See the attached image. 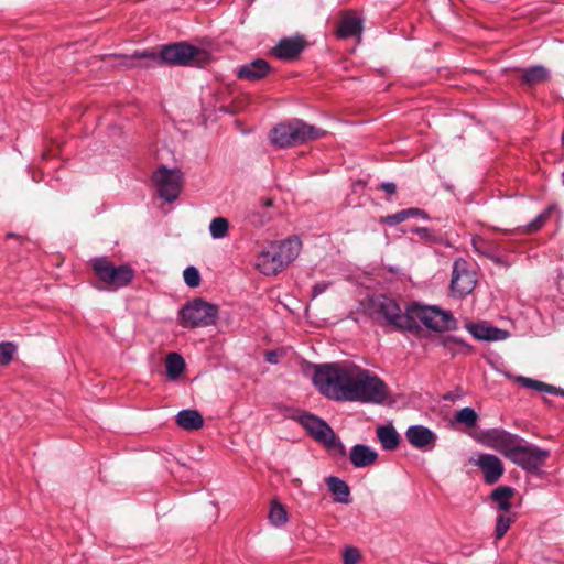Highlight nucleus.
Listing matches in <instances>:
<instances>
[{
	"mask_svg": "<svg viewBox=\"0 0 564 564\" xmlns=\"http://www.w3.org/2000/svg\"><path fill=\"white\" fill-rule=\"evenodd\" d=\"M312 380L323 395L335 401L369 403L384 397V382L352 362L315 366Z\"/></svg>",
	"mask_w": 564,
	"mask_h": 564,
	"instance_id": "1",
	"label": "nucleus"
},
{
	"mask_svg": "<svg viewBox=\"0 0 564 564\" xmlns=\"http://www.w3.org/2000/svg\"><path fill=\"white\" fill-rule=\"evenodd\" d=\"M390 325L404 330H416L424 326L434 332H448L456 329L457 321L448 311L438 306L412 304L401 314L400 307L390 300Z\"/></svg>",
	"mask_w": 564,
	"mask_h": 564,
	"instance_id": "2",
	"label": "nucleus"
},
{
	"mask_svg": "<svg viewBox=\"0 0 564 564\" xmlns=\"http://www.w3.org/2000/svg\"><path fill=\"white\" fill-rule=\"evenodd\" d=\"M110 58L120 59L119 65L123 67L134 66L133 59L147 58L154 62L166 63L178 66H196L206 64L210 56L205 50L180 42L169 44L162 47L159 54L150 51L135 52L128 55H109Z\"/></svg>",
	"mask_w": 564,
	"mask_h": 564,
	"instance_id": "3",
	"label": "nucleus"
},
{
	"mask_svg": "<svg viewBox=\"0 0 564 564\" xmlns=\"http://www.w3.org/2000/svg\"><path fill=\"white\" fill-rule=\"evenodd\" d=\"M301 246L299 238L271 242L257 256L256 268L264 275H275L297 258Z\"/></svg>",
	"mask_w": 564,
	"mask_h": 564,
	"instance_id": "4",
	"label": "nucleus"
},
{
	"mask_svg": "<svg viewBox=\"0 0 564 564\" xmlns=\"http://www.w3.org/2000/svg\"><path fill=\"white\" fill-rule=\"evenodd\" d=\"M325 134V131L305 123L302 120H293L276 126L272 131V142L279 147H294L315 140Z\"/></svg>",
	"mask_w": 564,
	"mask_h": 564,
	"instance_id": "5",
	"label": "nucleus"
},
{
	"mask_svg": "<svg viewBox=\"0 0 564 564\" xmlns=\"http://www.w3.org/2000/svg\"><path fill=\"white\" fill-rule=\"evenodd\" d=\"M91 265L99 282L107 290L115 291L127 286L134 279V270L129 264L115 265L105 257L94 259Z\"/></svg>",
	"mask_w": 564,
	"mask_h": 564,
	"instance_id": "6",
	"label": "nucleus"
},
{
	"mask_svg": "<svg viewBox=\"0 0 564 564\" xmlns=\"http://www.w3.org/2000/svg\"><path fill=\"white\" fill-rule=\"evenodd\" d=\"M217 317L218 307L202 299H195L180 310V324L185 328L214 325Z\"/></svg>",
	"mask_w": 564,
	"mask_h": 564,
	"instance_id": "7",
	"label": "nucleus"
},
{
	"mask_svg": "<svg viewBox=\"0 0 564 564\" xmlns=\"http://www.w3.org/2000/svg\"><path fill=\"white\" fill-rule=\"evenodd\" d=\"M549 457L550 451L540 448L521 438L509 460L527 471L534 473L545 464Z\"/></svg>",
	"mask_w": 564,
	"mask_h": 564,
	"instance_id": "8",
	"label": "nucleus"
},
{
	"mask_svg": "<svg viewBox=\"0 0 564 564\" xmlns=\"http://www.w3.org/2000/svg\"><path fill=\"white\" fill-rule=\"evenodd\" d=\"M477 284L476 273L470 263L457 258L453 263L451 292L454 296L464 297L473 292Z\"/></svg>",
	"mask_w": 564,
	"mask_h": 564,
	"instance_id": "9",
	"label": "nucleus"
},
{
	"mask_svg": "<svg viewBox=\"0 0 564 564\" xmlns=\"http://www.w3.org/2000/svg\"><path fill=\"white\" fill-rule=\"evenodd\" d=\"M153 181L160 197L164 200L171 203L178 197L182 188V173L180 170H170L162 166L154 172Z\"/></svg>",
	"mask_w": 564,
	"mask_h": 564,
	"instance_id": "10",
	"label": "nucleus"
},
{
	"mask_svg": "<svg viewBox=\"0 0 564 564\" xmlns=\"http://www.w3.org/2000/svg\"><path fill=\"white\" fill-rule=\"evenodd\" d=\"M300 423L316 441L327 446H333L335 444L336 435L334 431L319 417L306 413L300 416Z\"/></svg>",
	"mask_w": 564,
	"mask_h": 564,
	"instance_id": "11",
	"label": "nucleus"
},
{
	"mask_svg": "<svg viewBox=\"0 0 564 564\" xmlns=\"http://www.w3.org/2000/svg\"><path fill=\"white\" fill-rule=\"evenodd\" d=\"M521 437L505 430L491 429L486 433L487 445L510 458Z\"/></svg>",
	"mask_w": 564,
	"mask_h": 564,
	"instance_id": "12",
	"label": "nucleus"
},
{
	"mask_svg": "<svg viewBox=\"0 0 564 564\" xmlns=\"http://www.w3.org/2000/svg\"><path fill=\"white\" fill-rule=\"evenodd\" d=\"M484 474V481L487 485H495L505 473V466L499 457L492 454H480L475 460Z\"/></svg>",
	"mask_w": 564,
	"mask_h": 564,
	"instance_id": "13",
	"label": "nucleus"
},
{
	"mask_svg": "<svg viewBox=\"0 0 564 564\" xmlns=\"http://www.w3.org/2000/svg\"><path fill=\"white\" fill-rule=\"evenodd\" d=\"M471 247L478 256L485 257L498 265H509L506 259L499 254L500 247L497 241L485 239L481 236H475L471 238Z\"/></svg>",
	"mask_w": 564,
	"mask_h": 564,
	"instance_id": "14",
	"label": "nucleus"
},
{
	"mask_svg": "<svg viewBox=\"0 0 564 564\" xmlns=\"http://www.w3.org/2000/svg\"><path fill=\"white\" fill-rule=\"evenodd\" d=\"M405 436L411 445L423 451L433 449L437 440L436 434L423 425L410 426Z\"/></svg>",
	"mask_w": 564,
	"mask_h": 564,
	"instance_id": "15",
	"label": "nucleus"
},
{
	"mask_svg": "<svg viewBox=\"0 0 564 564\" xmlns=\"http://www.w3.org/2000/svg\"><path fill=\"white\" fill-rule=\"evenodd\" d=\"M270 64L263 58H256L250 63L241 65L236 75L239 79L248 82H257L269 75L271 72Z\"/></svg>",
	"mask_w": 564,
	"mask_h": 564,
	"instance_id": "16",
	"label": "nucleus"
},
{
	"mask_svg": "<svg viewBox=\"0 0 564 564\" xmlns=\"http://www.w3.org/2000/svg\"><path fill=\"white\" fill-rule=\"evenodd\" d=\"M304 48V42L301 37L282 39L273 48V55L283 61L296 58Z\"/></svg>",
	"mask_w": 564,
	"mask_h": 564,
	"instance_id": "17",
	"label": "nucleus"
},
{
	"mask_svg": "<svg viewBox=\"0 0 564 564\" xmlns=\"http://www.w3.org/2000/svg\"><path fill=\"white\" fill-rule=\"evenodd\" d=\"M469 333L479 340L496 341L503 340L509 336V333L505 329L490 326L486 323L470 324L467 326Z\"/></svg>",
	"mask_w": 564,
	"mask_h": 564,
	"instance_id": "18",
	"label": "nucleus"
},
{
	"mask_svg": "<svg viewBox=\"0 0 564 564\" xmlns=\"http://www.w3.org/2000/svg\"><path fill=\"white\" fill-rule=\"evenodd\" d=\"M361 31V19L350 12H347L341 17L336 33L337 36L340 39H347L352 36L360 37Z\"/></svg>",
	"mask_w": 564,
	"mask_h": 564,
	"instance_id": "19",
	"label": "nucleus"
},
{
	"mask_svg": "<svg viewBox=\"0 0 564 564\" xmlns=\"http://www.w3.org/2000/svg\"><path fill=\"white\" fill-rule=\"evenodd\" d=\"M378 454L369 446L357 444L352 446L349 454L351 464L357 468L372 465L377 460Z\"/></svg>",
	"mask_w": 564,
	"mask_h": 564,
	"instance_id": "20",
	"label": "nucleus"
},
{
	"mask_svg": "<svg viewBox=\"0 0 564 564\" xmlns=\"http://www.w3.org/2000/svg\"><path fill=\"white\" fill-rule=\"evenodd\" d=\"M176 423L186 431L199 430L204 424V419L197 410H182L176 414Z\"/></svg>",
	"mask_w": 564,
	"mask_h": 564,
	"instance_id": "21",
	"label": "nucleus"
},
{
	"mask_svg": "<svg viewBox=\"0 0 564 564\" xmlns=\"http://www.w3.org/2000/svg\"><path fill=\"white\" fill-rule=\"evenodd\" d=\"M520 80L523 85L534 86L546 82L550 78L549 70L543 66H533L520 69Z\"/></svg>",
	"mask_w": 564,
	"mask_h": 564,
	"instance_id": "22",
	"label": "nucleus"
},
{
	"mask_svg": "<svg viewBox=\"0 0 564 564\" xmlns=\"http://www.w3.org/2000/svg\"><path fill=\"white\" fill-rule=\"evenodd\" d=\"M514 494V488L510 486H499L491 491L490 498L500 511L508 512L511 509L510 500L513 498Z\"/></svg>",
	"mask_w": 564,
	"mask_h": 564,
	"instance_id": "23",
	"label": "nucleus"
},
{
	"mask_svg": "<svg viewBox=\"0 0 564 564\" xmlns=\"http://www.w3.org/2000/svg\"><path fill=\"white\" fill-rule=\"evenodd\" d=\"M368 311L372 318L382 325L388 324V303L384 295H378L369 299Z\"/></svg>",
	"mask_w": 564,
	"mask_h": 564,
	"instance_id": "24",
	"label": "nucleus"
},
{
	"mask_svg": "<svg viewBox=\"0 0 564 564\" xmlns=\"http://www.w3.org/2000/svg\"><path fill=\"white\" fill-rule=\"evenodd\" d=\"M326 482H327L329 491L333 495H335V501L340 502V503H349L350 502V499H349L350 490H349L348 485L344 480L332 476V477L327 478Z\"/></svg>",
	"mask_w": 564,
	"mask_h": 564,
	"instance_id": "25",
	"label": "nucleus"
},
{
	"mask_svg": "<svg viewBox=\"0 0 564 564\" xmlns=\"http://www.w3.org/2000/svg\"><path fill=\"white\" fill-rule=\"evenodd\" d=\"M185 368L183 357L177 352H170L165 360L166 375L171 379H176L181 376Z\"/></svg>",
	"mask_w": 564,
	"mask_h": 564,
	"instance_id": "26",
	"label": "nucleus"
},
{
	"mask_svg": "<svg viewBox=\"0 0 564 564\" xmlns=\"http://www.w3.org/2000/svg\"><path fill=\"white\" fill-rule=\"evenodd\" d=\"M272 206L271 199H265L260 207H254L248 214V220L253 226H263L271 219V215L264 210L265 207Z\"/></svg>",
	"mask_w": 564,
	"mask_h": 564,
	"instance_id": "27",
	"label": "nucleus"
},
{
	"mask_svg": "<svg viewBox=\"0 0 564 564\" xmlns=\"http://www.w3.org/2000/svg\"><path fill=\"white\" fill-rule=\"evenodd\" d=\"M443 346L453 355L455 354H464L468 355L473 351L470 345L466 344L464 340L455 337V336H446L443 339Z\"/></svg>",
	"mask_w": 564,
	"mask_h": 564,
	"instance_id": "28",
	"label": "nucleus"
},
{
	"mask_svg": "<svg viewBox=\"0 0 564 564\" xmlns=\"http://www.w3.org/2000/svg\"><path fill=\"white\" fill-rule=\"evenodd\" d=\"M229 221L225 217H216L209 224V232L214 239H221L228 235Z\"/></svg>",
	"mask_w": 564,
	"mask_h": 564,
	"instance_id": "29",
	"label": "nucleus"
},
{
	"mask_svg": "<svg viewBox=\"0 0 564 564\" xmlns=\"http://www.w3.org/2000/svg\"><path fill=\"white\" fill-rule=\"evenodd\" d=\"M269 520L271 524L275 527H281L286 523L288 521V513L284 507L279 503L278 501H272L270 512H269Z\"/></svg>",
	"mask_w": 564,
	"mask_h": 564,
	"instance_id": "30",
	"label": "nucleus"
},
{
	"mask_svg": "<svg viewBox=\"0 0 564 564\" xmlns=\"http://www.w3.org/2000/svg\"><path fill=\"white\" fill-rule=\"evenodd\" d=\"M455 421L471 429L477 425L478 414L473 408L466 406L456 412Z\"/></svg>",
	"mask_w": 564,
	"mask_h": 564,
	"instance_id": "31",
	"label": "nucleus"
},
{
	"mask_svg": "<svg viewBox=\"0 0 564 564\" xmlns=\"http://www.w3.org/2000/svg\"><path fill=\"white\" fill-rule=\"evenodd\" d=\"M516 514H507V513H500L497 517L496 520V528H495V536L497 540H500L503 538V535L508 532L510 525L514 522Z\"/></svg>",
	"mask_w": 564,
	"mask_h": 564,
	"instance_id": "32",
	"label": "nucleus"
},
{
	"mask_svg": "<svg viewBox=\"0 0 564 564\" xmlns=\"http://www.w3.org/2000/svg\"><path fill=\"white\" fill-rule=\"evenodd\" d=\"M552 213V207L546 208L541 214H539L532 221H530L527 226H524L521 231L523 234H532L540 230L546 220L550 218Z\"/></svg>",
	"mask_w": 564,
	"mask_h": 564,
	"instance_id": "33",
	"label": "nucleus"
},
{
	"mask_svg": "<svg viewBox=\"0 0 564 564\" xmlns=\"http://www.w3.org/2000/svg\"><path fill=\"white\" fill-rule=\"evenodd\" d=\"M516 380L524 388L532 389L539 392H550L551 384H547L545 382L522 376L517 377Z\"/></svg>",
	"mask_w": 564,
	"mask_h": 564,
	"instance_id": "34",
	"label": "nucleus"
},
{
	"mask_svg": "<svg viewBox=\"0 0 564 564\" xmlns=\"http://www.w3.org/2000/svg\"><path fill=\"white\" fill-rule=\"evenodd\" d=\"M17 345L11 341L0 343V365H9L17 352Z\"/></svg>",
	"mask_w": 564,
	"mask_h": 564,
	"instance_id": "35",
	"label": "nucleus"
},
{
	"mask_svg": "<svg viewBox=\"0 0 564 564\" xmlns=\"http://www.w3.org/2000/svg\"><path fill=\"white\" fill-rule=\"evenodd\" d=\"M410 216L426 217V214L422 209H419V208L404 209V210H401L393 215H390V225L400 224V223L404 221L406 218H409Z\"/></svg>",
	"mask_w": 564,
	"mask_h": 564,
	"instance_id": "36",
	"label": "nucleus"
},
{
	"mask_svg": "<svg viewBox=\"0 0 564 564\" xmlns=\"http://www.w3.org/2000/svg\"><path fill=\"white\" fill-rule=\"evenodd\" d=\"M361 561V552L355 546H345L343 550V564H358Z\"/></svg>",
	"mask_w": 564,
	"mask_h": 564,
	"instance_id": "37",
	"label": "nucleus"
},
{
	"mask_svg": "<svg viewBox=\"0 0 564 564\" xmlns=\"http://www.w3.org/2000/svg\"><path fill=\"white\" fill-rule=\"evenodd\" d=\"M183 278L189 288H197L200 283V275L195 267H187L183 272Z\"/></svg>",
	"mask_w": 564,
	"mask_h": 564,
	"instance_id": "38",
	"label": "nucleus"
},
{
	"mask_svg": "<svg viewBox=\"0 0 564 564\" xmlns=\"http://www.w3.org/2000/svg\"><path fill=\"white\" fill-rule=\"evenodd\" d=\"M412 232H415L420 239L426 242H433L436 240V234L429 228L425 227H414L411 229Z\"/></svg>",
	"mask_w": 564,
	"mask_h": 564,
	"instance_id": "39",
	"label": "nucleus"
},
{
	"mask_svg": "<svg viewBox=\"0 0 564 564\" xmlns=\"http://www.w3.org/2000/svg\"><path fill=\"white\" fill-rule=\"evenodd\" d=\"M401 442V436L397 430L390 424V451L398 447Z\"/></svg>",
	"mask_w": 564,
	"mask_h": 564,
	"instance_id": "40",
	"label": "nucleus"
},
{
	"mask_svg": "<svg viewBox=\"0 0 564 564\" xmlns=\"http://www.w3.org/2000/svg\"><path fill=\"white\" fill-rule=\"evenodd\" d=\"M378 438L383 448H388V425H382L377 431Z\"/></svg>",
	"mask_w": 564,
	"mask_h": 564,
	"instance_id": "41",
	"label": "nucleus"
},
{
	"mask_svg": "<svg viewBox=\"0 0 564 564\" xmlns=\"http://www.w3.org/2000/svg\"><path fill=\"white\" fill-rule=\"evenodd\" d=\"M328 284L327 283H318V284H315L313 286V290H312V293H313V296L316 297L318 296L319 294H322L323 292H325V290L327 289Z\"/></svg>",
	"mask_w": 564,
	"mask_h": 564,
	"instance_id": "42",
	"label": "nucleus"
},
{
	"mask_svg": "<svg viewBox=\"0 0 564 564\" xmlns=\"http://www.w3.org/2000/svg\"><path fill=\"white\" fill-rule=\"evenodd\" d=\"M549 393L550 394H554V395H562V397H564V389L551 386Z\"/></svg>",
	"mask_w": 564,
	"mask_h": 564,
	"instance_id": "43",
	"label": "nucleus"
},
{
	"mask_svg": "<svg viewBox=\"0 0 564 564\" xmlns=\"http://www.w3.org/2000/svg\"><path fill=\"white\" fill-rule=\"evenodd\" d=\"M459 398L458 394H456L455 392H447L446 394H444L443 399L446 400V401H456L457 399Z\"/></svg>",
	"mask_w": 564,
	"mask_h": 564,
	"instance_id": "44",
	"label": "nucleus"
},
{
	"mask_svg": "<svg viewBox=\"0 0 564 564\" xmlns=\"http://www.w3.org/2000/svg\"><path fill=\"white\" fill-rule=\"evenodd\" d=\"M7 238H15V239H18L20 242L25 241V238H23V237H21V236H18V235H15V234H13V232H9V234L7 235Z\"/></svg>",
	"mask_w": 564,
	"mask_h": 564,
	"instance_id": "45",
	"label": "nucleus"
},
{
	"mask_svg": "<svg viewBox=\"0 0 564 564\" xmlns=\"http://www.w3.org/2000/svg\"><path fill=\"white\" fill-rule=\"evenodd\" d=\"M267 360L269 362H275V352H273V351L268 352L267 354Z\"/></svg>",
	"mask_w": 564,
	"mask_h": 564,
	"instance_id": "46",
	"label": "nucleus"
},
{
	"mask_svg": "<svg viewBox=\"0 0 564 564\" xmlns=\"http://www.w3.org/2000/svg\"><path fill=\"white\" fill-rule=\"evenodd\" d=\"M395 184L390 182V196L395 193Z\"/></svg>",
	"mask_w": 564,
	"mask_h": 564,
	"instance_id": "47",
	"label": "nucleus"
},
{
	"mask_svg": "<svg viewBox=\"0 0 564 564\" xmlns=\"http://www.w3.org/2000/svg\"><path fill=\"white\" fill-rule=\"evenodd\" d=\"M381 188L384 189L386 192H388V183H382Z\"/></svg>",
	"mask_w": 564,
	"mask_h": 564,
	"instance_id": "48",
	"label": "nucleus"
},
{
	"mask_svg": "<svg viewBox=\"0 0 564 564\" xmlns=\"http://www.w3.org/2000/svg\"><path fill=\"white\" fill-rule=\"evenodd\" d=\"M563 182H564V172H563Z\"/></svg>",
	"mask_w": 564,
	"mask_h": 564,
	"instance_id": "49",
	"label": "nucleus"
}]
</instances>
